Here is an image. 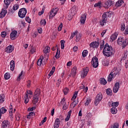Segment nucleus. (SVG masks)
<instances>
[{
	"label": "nucleus",
	"mask_w": 128,
	"mask_h": 128,
	"mask_svg": "<svg viewBox=\"0 0 128 128\" xmlns=\"http://www.w3.org/2000/svg\"><path fill=\"white\" fill-rule=\"evenodd\" d=\"M102 54L104 56H107V58L112 56L114 54V48L112 46L108 45V43L106 44L103 48Z\"/></svg>",
	"instance_id": "f257e3e1"
},
{
	"label": "nucleus",
	"mask_w": 128,
	"mask_h": 128,
	"mask_svg": "<svg viewBox=\"0 0 128 128\" xmlns=\"http://www.w3.org/2000/svg\"><path fill=\"white\" fill-rule=\"evenodd\" d=\"M40 94V88H36L35 90L34 96L32 98L33 104H36V103L38 102Z\"/></svg>",
	"instance_id": "f03ea898"
},
{
	"label": "nucleus",
	"mask_w": 128,
	"mask_h": 128,
	"mask_svg": "<svg viewBox=\"0 0 128 128\" xmlns=\"http://www.w3.org/2000/svg\"><path fill=\"white\" fill-rule=\"evenodd\" d=\"M118 44L119 46H122V48H124L128 46V42L124 38L120 37L118 40Z\"/></svg>",
	"instance_id": "7ed1b4c3"
},
{
	"label": "nucleus",
	"mask_w": 128,
	"mask_h": 128,
	"mask_svg": "<svg viewBox=\"0 0 128 128\" xmlns=\"http://www.w3.org/2000/svg\"><path fill=\"white\" fill-rule=\"evenodd\" d=\"M26 14V8H20L18 12V16L20 18H24Z\"/></svg>",
	"instance_id": "20e7f679"
},
{
	"label": "nucleus",
	"mask_w": 128,
	"mask_h": 128,
	"mask_svg": "<svg viewBox=\"0 0 128 128\" xmlns=\"http://www.w3.org/2000/svg\"><path fill=\"white\" fill-rule=\"evenodd\" d=\"M91 64L93 68H96L98 66V59L96 56H94L92 58Z\"/></svg>",
	"instance_id": "39448f33"
},
{
	"label": "nucleus",
	"mask_w": 128,
	"mask_h": 128,
	"mask_svg": "<svg viewBox=\"0 0 128 128\" xmlns=\"http://www.w3.org/2000/svg\"><path fill=\"white\" fill-rule=\"evenodd\" d=\"M106 22H108V16H106V12H104L102 15V20H100V26H104V24H106Z\"/></svg>",
	"instance_id": "423d86ee"
},
{
	"label": "nucleus",
	"mask_w": 128,
	"mask_h": 128,
	"mask_svg": "<svg viewBox=\"0 0 128 128\" xmlns=\"http://www.w3.org/2000/svg\"><path fill=\"white\" fill-rule=\"evenodd\" d=\"M102 100V94H98L96 96L95 100L94 102V104L95 106H98L100 102V101Z\"/></svg>",
	"instance_id": "0eeeda50"
},
{
	"label": "nucleus",
	"mask_w": 128,
	"mask_h": 128,
	"mask_svg": "<svg viewBox=\"0 0 128 128\" xmlns=\"http://www.w3.org/2000/svg\"><path fill=\"white\" fill-rule=\"evenodd\" d=\"M58 12V8H53L50 12V15L49 16L50 18H52L56 14L57 12Z\"/></svg>",
	"instance_id": "6e6552de"
},
{
	"label": "nucleus",
	"mask_w": 128,
	"mask_h": 128,
	"mask_svg": "<svg viewBox=\"0 0 128 128\" xmlns=\"http://www.w3.org/2000/svg\"><path fill=\"white\" fill-rule=\"evenodd\" d=\"M83 70V72H82L81 74V77L82 78H84L88 74V71L90 70V69L88 67H86L84 68Z\"/></svg>",
	"instance_id": "1a4fd4ad"
},
{
	"label": "nucleus",
	"mask_w": 128,
	"mask_h": 128,
	"mask_svg": "<svg viewBox=\"0 0 128 128\" xmlns=\"http://www.w3.org/2000/svg\"><path fill=\"white\" fill-rule=\"evenodd\" d=\"M18 34V31L14 30L12 31L10 34V38L14 40L16 38V34Z\"/></svg>",
	"instance_id": "9d476101"
},
{
	"label": "nucleus",
	"mask_w": 128,
	"mask_h": 128,
	"mask_svg": "<svg viewBox=\"0 0 128 128\" xmlns=\"http://www.w3.org/2000/svg\"><path fill=\"white\" fill-rule=\"evenodd\" d=\"M112 6V2L110 0H107L105 2L104 8H108Z\"/></svg>",
	"instance_id": "9b49d317"
},
{
	"label": "nucleus",
	"mask_w": 128,
	"mask_h": 128,
	"mask_svg": "<svg viewBox=\"0 0 128 128\" xmlns=\"http://www.w3.org/2000/svg\"><path fill=\"white\" fill-rule=\"evenodd\" d=\"M118 90H120V82H117L114 85L113 92L114 93H116L117 92H118Z\"/></svg>",
	"instance_id": "f8f14e48"
},
{
	"label": "nucleus",
	"mask_w": 128,
	"mask_h": 128,
	"mask_svg": "<svg viewBox=\"0 0 128 128\" xmlns=\"http://www.w3.org/2000/svg\"><path fill=\"white\" fill-rule=\"evenodd\" d=\"M90 46V48H98L100 46V42H92Z\"/></svg>",
	"instance_id": "ddd939ff"
},
{
	"label": "nucleus",
	"mask_w": 128,
	"mask_h": 128,
	"mask_svg": "<svg viewBox=\"0 0 128 128\" xmlns=\"http://www.w3.org/2000/svg\"><path fill=\"white\" fill-rule=\"evenodd\" d=\"M76 67L74 66L72 69L70 75V76H72V78H74L76 76Z\"/></svg>",
	"instance_id": "4468645a"
},
{
	"label": "nucleus",
	"mask_w": 128,
	"mask_h": 128,
	"mask_svg": "<svg viewBox=\"0 0 128 128\" xmlns=\"http://www.w3.org/2000/svg\"><path fill=\"white\" fill-rule=\"evenodd\" d=\"M14 50V47L12 45H10L6 48V52L8 54L12 52Z\"/></svg>",
	"instance_id": "2eb2a0df"
},
{
	"label": "nucleus",
	"mask_w": 128,
	"mask_h": 128,
	"mask_svg": "<svg viewBox=\"0 0 128 128\" xmlns=\"http://www.w3.org/2000/svg\"><path fill=\"white\" fill-rule=\"evenodd\" d=\"M6 10L2 8V11L0 13V18H4V16H6Z\"/></svg>",
	"instance_id": "dca6fc26"
},
{
	"label": "nucleus",
	"mask_w": 128,
	"mask_h": 128,
	"mask_svg": "<svg viewBox=\"0 0 128 128\" xmlns=\"http://www.w3.org/2000/svg\"><path fill=\"white\" fill-rule=\"evenodd\" d=\"M86 14H84L81 16V20L80 22L81 24H84L86 22Z\"/></svg>",
	"instance_id": "f3484780"
},
{
	"label": "nucleus",
	"mask_w": 128,
	"mask_h": 128,
	"mask_svg": "<svg viewBox=\"0 0 128 128\" xmlns=\"http://www.w3.org/2000/svg\"><path fill=\"white\" fill-rule=\"evenodd\" d=\"M70 13V14L72 16H74L76 14V8L75 7H72L70 10L69 12Z\"/></svg>",
	"instance_id": "a211bd4d"
},
{
	"label": "nucleus",
	"mask_w": 128,
	"mask_h": 128,
	"mask_svg": "<svg viewBox=\"0 0 128 128\" xmlns=\"http://www.w3.org/2000/svg\"><path fill=\"white\" fill-rule=\"evenodd\" d=\"M6 110L4 107H2L0 108V120L2 118V114H6Z\"/></svg>",
	"instance_id": "6ab92c4d"
},
{
	"label": "nucleus",
	"mask_w": 128,
	"mask_h": 128,
	"mask_svg": "<svg viewBox=\"0 0 128 128\" xmlns=\"http://www.w3.org/2000/svg\"><path fill=\"white\" fill-rule=\"evenodd\" d=\"M114 78V77L112 75V72H111L109 74V75H108V77L107 78L108 82H110L112 80V78Z\"/></svg>",
	"instance_id": "aec40b11"
},
{
	"label": "nucleus",
	"mask_w": 128,
	"mask_h": 128,
	"mask_svg": "<svg viewBox=\"0 0 128 128\" xmlns=\"http://www.w3.org/2000/svg\"><path fill=\"white\" fill-rule=\"evenodd\" d=\"M10 70L12 72H14V66H15V64H14V60H11L10 62Z\"/></svg>",
	"instance_id": "412c9836"
},
{
	"label": "nucleus",
	"mask_w": 128,
	"mask_h": 128,
	"mask_svg": "<svg viewBox=\"0 0 128 128\" xmlns=\"http://www.w3.org/2000/svg\"><path fill=\"white\" fill-rule=\"evenodd\" d=\"M118 33L115 32L114 34H112L110 37V39L112 40V42L114 40H116V38H118Z\"/></svg>",
	"instance_id": "4be33fe9"
},
{
	"label": "nucleus",
	"mask_w": 128,
	"mask_h": 128,
	"mask_svg": "<svg viewBox=\"0 0 128 128\" xmlns=\"http://www.w3.org/2000/svg\"><path fill=\"white\" fill-rule=\"evenodd\" d=\"M60 127V119L56 118L54 122V128H58Z\"/></svg>",
	"instance_id": "5701e85b"
},
{
	"label": "nucleus",
	"mask_w": 128,
	"mask_h": 128,
	"mask_svg": "<svg viewBox=\"0 0 128 128\" xmlns=\"http://www.w3.org/2000/svg\"><path fill=\"white\" fill-rule=\"evenodd\" d=\"M8 120H4L2 123V128H8Z\"/></svg>",
	"instance_id": "b1692460"
},
{
	"label": "nucleus",
	"mask_w": 128,
	"mask_h": 128,
	"mask_svg": "<svg viewBox=\"0 0 128 128\" xmlns=\"http://www.w3.org/2000/svg\"><path fill=\"white\" fill-rule=\"evenodd\" d=\"M70 116H72V110H70L68 112L67 116L65 118V122H68L70 118Z\"/></svg>",
	"instance_id": "393cba45"
},
{
	"label": "nucleus",
	"mask_w": 128,
	"mask_h": 128,
	"mask_svg": "<svg viewBox=\"0 0 128 128\" xmlns=\"http://www.w3.org/2000/svg\"><path fill=\"white\" fill-rule=\"evenodd\" d=\"M122 4H124V0H118L116 4V6L118 8V6H122Z\"/></svg>",
	"instance_id": "a878e982"
},
{
	"label": "nucleus",
	"mask_w": 128,
	"mask_h": 128,
	"mask_svg": "<svg viewBox=\"0 0 128 128\" xmlns=\"http://www.w3.org/2000/svg\"><path fill=\"white\" fill-rule=\"evenodd\" d=\"M78 104V100L77 102L76 100H74L70 104V108H74L76 107V105Z\"/></svg>",
	"instance_id": "bb28decb"
},
{
	"label": "nucleus",
	"mask_w": 128,
	"mask_h": 128,
	"mask_svg": "<svg viewBox=\"0 0 128 128\" xmlns=\"http://www.w3.org/2000/svg\"><path fill=\"white\" fill-rule=\"evenodd\" d=\"M106 92L108 96H112V91L110 88L106 90Z\"/></svg>",
	"instance_id": "cd10ccee"
},
{
	"label": "nucleus",
	"mask_w": 128,
	"mask_h": 128,
	"mask_svg": "<svg viewBox=\"0 0 128 128\" xmlns=\"http://www.w3.org/2000/svg\"><path fill=\"white\" fill-rule=\"evenodd\" d=\"M106 80L104 78H101L100 79V84H104V86L106 84Z\"/></svg>",
	"instance_id": "c85d7f7f"
},
{
	"label": "nucleus",
	"mask_w": 128,
	"mask_h": 128,
	"mask_svg": "<svg viewBox=\"0 0 128 128\" xmlns=\"http://www.w3.org/2000/svg\"><path fill=\"white\" fill-rule=\"evenodd\" d=\"M124 56L122 58L121 60H126V58H128V50H126L124 52Z\"/></svg>",
	"instance_id": "c756f323"
},
{
	"label": "nucleus",
	"mask_w": 128,
	"mask_h": 128,
	"mask_svg": "<svg viewBox=\"0 0 128 128\" xmlns=\"http://www.w3.org/2000/svg\"><path fill=\"white\" fill-rule=\"evenodd\" d=\"M50 48L49 46H46L44 48L43 52L44 54H48V52H50Z\"/></svg>",
	"instance_id": "7c9ffc66"
},
{
	"label": "nucleus",
	"mask_w": 128,
	"mask_h": 128,
	"mask_svg": "<svg viewBox=\"0 0 128 128\" xmlns=\"http://www.w3.org/2000/svg\"><path fill=\"white\" fill-rule=\"evenodd\" d=\"M4 102V95L0 94V104H2Z\"/></svg>",
	"instance_id": "2f4dec72"
},
{
	"label": "nucleus",
	"mask_w": 128,
	"mask_h": 128,
	"mask_svg": "<svg viewBox=\"0 0 128 128\" xmlns=\"http://www.w3.org/2000/svg\"><path fill=\"white\" fill-rule=\"evenodd\" d=\"M80 38H82V34H77L76 35V42H80Z\"/></svg>",
	"instance_id": "473e14b6"
},
{
	"label": "nucleus",
	"mask_w": 128,
	"mask_h": 128,
	"mask_svg": "<svg viewBox=\"0 0 128 128\" xmlns=\"http://www.w3.org/2000/svg\"><path fill=\"white\" fill-rule=\"evenodd\" d=\"M4 4L6 6V8H8V6L10 4V0H4Z\"/></svg>",
	"instance_id": "72a5a7b5"
},
{
	"label": "nucleus",
	"mask_w": 128,
	"mask_h": 128,
	"mask_svg": "<svg viewBox=\"0 0 128 128\" xmlns=\"http://www.w3.org/2000/svg\"><path fill=\"white\" fill-rule=\"evenodd\" d=\"M44 56H42V59L41 58H40L38 60V62H37V64H38V66H42V60H44Z\"/></svg>",
	"instance_id": "f704fd0d"
},
{
	"label": "nucleus",
	"mask_w": 128,
	"mask_h": 128,
	"mask_svg": "<svg viewBox=\"0 0 128 128\" xmlns=\"http://www.w3.org/2000/svg\"><path fill=\"white\" fill-rule=\"evenodd\" d=\"M64 44H66V41H64V40H60L62 50H64Z\"/></svg>",
	"instance_id": "c9c22d12"
},
{
	"label": "nucleus",
	"mask_w": 128,
	"mask_h": 128,
	"mask_svg": "<svg viewBox=\"0 0 128 128\" xmlns=\"http://www.w3.org/2000/svg\"><path fill=\"white\" fill-rule=\"evenodd\" d=\"M94 8H98V6L100 8H102V2H100L98 3H96L94 5Z\"/></svg>",
	"instance_id": "e433bc0d"
},
{
	"label": "nucleus",
	"mask_w": 128,
	"mask_h": 128,
	"mask_svg": "<svg viewBox=\"0 0 128 128\" xmlns=\"http://www.w3.org/2000/svg\"><path fill=\"white\" fill-rule=\"evenodd\" d=\"M116 112H118L116 108H111V112L112 114H116Z\"/></svg>",
	"instance_id": "4c0bfd02"
},
{
	"label": "nucleus",
	"mask_w": 128,
	"mask_h": 128,
	"mask_svg": "<svg viewBox=\"0 0 128 128\" xmlns=\"http://www.w3.org/2000/svg\"><path fill=\"white\" fill-rule=\"evenodd\" d=\"M76 96H78V92H75L72 98V100H74L76 98Z\"/></svg>",
	"instance_id": "58836bf2"
},
{
	"label": "nucleus",
	"mask_w": 128,
	"mask_h": 128,
	"mask_svg": "<svg viewBox=\"0 0 128 128\" xmlns=\"http://www.w3.org/2000/svg\"><path fill=\"white\" fill-rule=\"evenodd\" d=\"M4 79L5 80H8L10 78V73H6L4 74Z\"/></svg>",
	"instance_id": "ea45409f"
},
{
	"label": "nucleus",
	"mask_w": 128,
	"mask_h": 128,
	"mask_svg": "<svg viewBox=\"0 0 128 128\" xmlns=\"http://www.w3.org/2000/svg\"><path fill=\"white\" fill-rule=\"evenodd\" d=\"M119 104L118 102H112V108H116V106H118Z\"/></svg>",
	"instance_id": "a19ab883"
},
{
	"label": "nucleus",
	"mask_w": 128,
	"mask_h": 128,
	"mask_svg": "<svg viewBox=\"0 0 128 128\" xmlns=\"http://www.w3.org/2000/svg\"><path fill=\"white\" fill-rule=\"evenodd\" d=\"M88 51L86 50H84L82 53V56L83 58H86L88 56Z\"/></svg>",
	"instance_id": "79ce46f5"
},
{
	"label": "nucleus",
	"mask_w": 128,
	"mask_h": 128,
	"mask_svg": "<svg viewBox=\"0 0 128 128\" xmlns=\"http://www.w3.org/2000/svg\"><path fill=\"white\" fill-rule=\"evenodd\" d=\"M28 94H26L25 96L24 104H28Z\"/></svg>",
	"instance_id": "37998d69"
},
{
	"label": "nucleus",
	"mask_w": 128,
	"mask_h": 128,
	"mask_svg": "<svg viewBox=\"0 0 128 128\" xmlns=\"http://www.w3.org/2000/svg\"><path fill=\"white\" fill-rule=\"evenodd\" d=\"M46 122V117H44V120L40 123L39 126H42L44 122Z\"/></svg>",
	"instance_id": "c03bdc74"
},
{
	"label": "nucleus",
	"mask_w": 128,
	"mask_h": 128,
	"mask_svg": "<svg viewBox=\"0 0 128 128\" xmlns=\"http://www.w3.org/2000/svg\"><path fill=\"white\" fill-rule=\"evenodd\" d=\"M102 44L100 45V50H102V48H104V41L102 40Z\"/></svg>",
	"instance_id": "a18cd8bd"
},
{
	"label": "nucleus",
	"mask_w": 128,
	"mask_h": 128,
	"mask_svg": "<svg viewBox=\"0 0 128 128\" xmlns=\"http://www.w3.org/2000/svg\"><path fill=\"white\" fill-rule=\"evenodd\" d=\"M22 74H24V71H22L21 73L20 74H19L16 80H18V82H20V76H22Z\"/></svg>",
	"instance_id": "49530a36"
},
{
	"label": "nucleus",
	"mask_w": 128,
	"mask_h": 128,
	"mask_svg": "<svg viewBox=\"0 0 128 128\" xmlns=\"http://www.w3.org/2000/svg\"><path fill=\"white\" fill-rule=\"evenodd\" d=\"M36 47L32 46L30 49V52L32 54H34V52H36Z\"/></svg>",
	"instance_id": "de8ad7c7"
},
{
	"label": "nucleus",
	"mask_w": 128,
	"mask_h": 128,
	"mask_svg": "<svg viewBox=\"0 0 128 128\" xmlns=\"http://www.w3.org/2000/svg\"><path fill=\"white\" fill-rule=\"evenodd\" d=\"M68 90L69 89L68 88H64L63 90L64 94H68Z\"/></svg>",
	"instance_id": "09e8293b"
},
{
	"label": "nucleus",
	"mask_w": 128,
	"mask_h": 128,
	"mask_svg": "<svg viewBox=\"0 0 128 128\" xmlns=\"http://www.w3.org/2000/svg\"><path fill=\"white\" fill-rule=\"evenodd\" d=\"M19 6H20L18 4H14V6H13L14 10H18Z\"/></svg>",
	"instance_id": "8fccbe9b"
},
{
	"label": "nucleus",
	"mask_w": 128,
	"mask_h": 128,
	"mask_svg": "<svg viewBox=\"0 0 128 128\" xmlns=\"http://www.w3.org/2000/svg\"><path fill=\"white\" fill-rule=\"evenodd\" d=\"M40 24L42 26H46V20H41Z\"/></svg>",
	"instance_id": "3c124183"
},
{
	"label": "nucleus",
	"mask_w": 128,
	"mask_h": 128,
	"mask_svg": "<svg viewBox=\"0 0 128 128\" xmlns=\"http://www.w3.org/2000/svg\"><path fill=\"white\" fill-rule=\"evenodd\" d=\"M76 34H78V31H75L72 34L70 37V40H72V38H74V36H76Z\"/></svg>",
	"instance_id": "603ef678"
},
{
	"label": "nucleus",
	"mask_w": 128,
	"mask_h": 128,
	"mask_svg": "<svg viewBox=\"0 0 128 128\" xmlns=\"http://www.w3.org/2000/svg\"><path fill=\"white\" fill-rule=\"evenodd\" d=\"M109 128H118V124L115 123Z\"/></svg>",
	"instance_id": "864d4df0"
},
{
	"label": "nucleus",
	"mask_w": 128,
	"mask_h": 128,
	"mask_svg": "<svg viewBox=\"0 0 128 128\" xmlns=\"http://www.w3.org/2000/svg\"><path fill=\"white\" fill-rule=\"evenodd\" d=\"M105 14H106V16H108V18H110L112 16V12H106Z\"/></svg>",
	"instance_id": "5fc2aeb1"
},
{
	"label": "nucleus",
	"mask_w": 128,
	"mask_h": 128,
	"mask_svg": "<svg viewBox=\"0 0 128 128\" xmlns=\"http://www.w3.org/2000/svg\"><path fill=\"white\" fill-rule=\"evenodd\" d=\"M1 36L2 38H4L5 36H6V32L4 31L1 32Z\"/></svg>",
	"instance_id": "6e6d98bb"
},
{
	"label": "nucleus",
	"mask_w": 128,
	"mask_h": 128,
	"mask_svg": "<svg viewBox=\"0 0 128 128\" xmlns=\"http://www.w3.org/2000/svg\"><path fill=\"white\" fill-rule=\"evenodd\" d=\"M20 113H17V114L16 115V120H20Z\"/></svg>",
	"instance_id": "4d7b16f0"
},
{
	"label": "nucleus",
	"mask_w": 128,
	"mask_h": 128,
	"mask_svg": "<svg viewBox=\"0 0 128 128\" xmlns=\"http://www.w3.org/2000/svg\"><path fill=\"white\" fill-rule=\"evenodd\" d=\"M83 91L84 92H87L88 90V86H86H86H83Z\"/></svg>",
	"instance_id": "13d9d810"
},
{
	"label": "nucleus",
	"mask_w": 128,
	"mask_h": 128,
	"mask_svg": "<svg viewBox=\"0 0 128 128\" xmlns=\"http://www.w3.org/2000/svg\"><path fill=\"white\" fill-rule=\"evenodd\" d=\"M26 22H28V24H30V22H32V20H30V17L28 16H26Z\"/></svg>",
	"instance_id": "bf43d9fd"
},
{
	"label": "nucleus",
	"mask_w": 128,
	"mask_h": 128,
	"mask_svg": "<svg viewBox=\"0 0 128 128\" xmlns=\"http://www.w3.org/2000/svg\"><path fill=\"white\" fill-rule=\"evenodd\" d=\"M87 116L88 118H90L92 117V114L91 112H89L87 114Z\"/></svg>",
	"instance_id": "052dcab7"
},
{
	"label": "nucleus",
	"mask_w": 128,
	"mask_h": 128,
	"mask_svg": "<svg viewBox=\"0 0 128 128\" xmlns=\"http://www.w3.org/2000/svg\"><path fill=\"white\" fill-rule=\"evenodd\" d=\"M126 29V26H124V24H123L121 26V30L122 32H124V30Z\"/></svg>",
	"instance_id": "680f3d73"
},
{
	"label": "nucleus",
	"mask_w": 128,
	"mask_h": 128,
	"mask_svg": "<svg viewBox=\"0 0 128 128\" xmlns=\"http://www.w3.org/2000/svg\"><path fill=\"white\" fill-rule=\"evenodd\" d=\"M68 108V105H66V104H65L64 105L63 107H62V110H67Z\"/></svg>",
	"instance_id": "e2e57ef3"
},
{
	"label": "nucleus",
	"mask_w": 128,
	"mask_h": 128,
	"mask_svg": "<svg viewBox=\"0 0 128 128\" xmlns=\"http://www.w3.org/2000/svg\"><path fill=\"white\" fill-rule=\"evenodd\" d=\"M36 110V107L35 106L32 107L31 108H28V112H32V110Z\"/></svg>",
	"instance_id": "0e129e2a"
},
{
	"label": "nucleus",
	"mask_w": 128,
	"mask_h": 128,
	"mask_svg": "<svg viewBox=\"0 0 128 128\" xmlns=\"http://www.w3.org/2000/svg\"><path fill=\"white\" fill-rule=\"evenodd\" d=\"M38 34H42V28H38Z\"/></svg>",
	"instance_id": "69168bd1"
},
{
	"label": "nucleus",
	"mask_w": 128,
	"mask_h": 128,
	"mask_svg": "<svg viewBox=\"0 0 128 128\" xmlns=\"http://www.w3.org/2000/svg\"><path fill=\"white\" fill-rule=\"evenodd\" d=\"M78 46H75L73 48V50L74 52H76L78 50Z\"/></svg>",
	"instance_id": "338daca9"
},
{
	"label": "nucleus",
	"mask_w": 128,
	"mask_h": 128,
	"mask_svg": "<svg viewBox=\"0 0 128 128\" xmlns=\"http://www.w3.org/2000/svg\"><path fill=\"white\" fill-rule=\"evenodd\" d=\"M125 66L126 68H128V60L126 61L125 63Z\"/></svg>",
	"instance_id": "774afa93"
}]
</instances>
